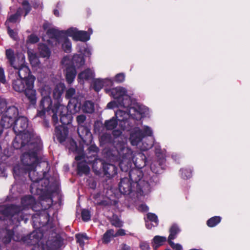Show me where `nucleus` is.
<instances>
[{"label":"nucleus","instance_id":"nucleus-24","mask_svg":"<svg viewBox=\"0 0 250 250\" xmlns=\"http://www.w3.org/2000/svg\"><path fill=\"white\" fill-rule=\"evenodd\" d=\"M62 48L65 52H70L71 50V43L70 40L66 37L61 39Z\"/></svg>","mask_w":250,"mask_h":250},{"label":"nucleus","instance_id":"nucleus-4","mask_svg":"<svg viewBox=\"0 0 250 250\" xmlns=\"http://www.w3.org/2000/svg\"><path fill=\"white\" fill-rule=\"evenodd\" d=\"M142 172L139 169L133 170L129 173V179L124 178L121 179L119 185L120 191L124 194H129L132 187L137 184L140 190L144 194L148 193L150 190V185L147 182L142 179Z\"/></svg>","mask_w":250,"mask_h":250},{"label":"nucleus","instance_id":"nucleus-35","mask_svg":"<svg viewBox=\"0 0 250 250\" xmlns=\"http://www.w3.org/2000/svg\"><path fill=\"white\" fill-rule=\"evenodd\" d=\"M11 26H6L9 36L14 40L17 41L18 39V33L11 28Z\"/></svg>","mask_w":250,"mask_h":250},{"label":"nucleus","instance_id":"nucleus-59","mask_svg":"<svg viewBox=\"0 0 250 250\" xmlns=\"http://www.w3.org/2000/svg\"><path fill=\"white\" fill-rule=\"evenodd\" d=\"M54 14L56 16H59V11L57 10H55L54 11Z\"/></svg>","mask_w":250,"mask_h":250},{"label":"nucleus","instance_id":"nucleus-22","mask_svg":"<svg viewBox=\"0 0 250 250\" xmlns=\"http://www.w3.org/2000/svg\"><path fill=\"white\" fill-rule=\"evenodd\" d=\"M167 241V238L164 236H155L152 240V245L154 249L162 246Z\"/></svg>","mask_w":250,"mask_h":250},{"label":"nucleus","instance_id":"nucleus-25","mask_svg":"<svg viewBox=\"0 0 250 250\" xmlns=\"http://www.w3.org/2000/svg\"><path fill=\"white\" fill-rule=\"evenodd\" d=\"M78 171L80 175L83 174H86L89 171V167L85 162H81L79 163L78 165Z\"/></svg>","mask_w":250,"mask_h":250},{"label":"nucleus","instance_id":"nucleus-48","mask_svg":"<svg viewBox=\"0 0 250 250\" xmlns=\"http://www.w3.org/2000/svg\"><path fill=\"white\" fill-rule=\"evenodd\" d=\"M58 30L57 29H54V28L49 29L47 31V34L49 35H52V37L53 36H55L58 33Z\"/></svg>","mask_w":250,"mask_h":250},{"label":"nucleus","instance_id":"nucleus-27","mask_svg":"<svg viewBox=\"0 0 250 250\" xmlns=\"http://www.w3.org/2000/svg\"><path fill=\"white\" fill-rule=\"evenodd\" d=\"M35 168H34V169L31 170V171L25 170L24 173L27 172H28L29 176L31 180L34 182H38L42 179V177L39 176L38 173L35 171Z\"/></svg>","mask_w":250,"mask_h":250},{"label":"nucleus","instance_id":"nucleus-31","mask_svg":"<svg viewBox=\"0 0 250 250\" xmlns=\"http://www.w3.org/2000/svg\"><path fill=\"white\" fill-rule=\"evenodd\" d=\"M114 237V232L113 229H109L104 235L103 242L105 243H108L112 237Z\"/></svg>","mask_w":250,"mask_h":250},{"label":"nucleus","instance_id":"nucleus-39","mask_svg":"<svg viewBox=\"0 0 250 250\" xmlns=\"http://www.w3.org/2000/svg\"><path fill=\"white\" fill-rule=\"evenodd\" d=\"M111 223L116 227H121L123 226V222L117 216H113Z\"/></svg>","mask_w":250,"mask_h":250},{"label":"nucleus","instance_id":"nucleus-18","mask_svg":"<svg viewBox=\"0 0 250 250\" xmlns=\"http://www.w3.org/2000/svg\"><path fill=\"white\" fill-rule=\"evenodd\" d=\"M158 224V219L156 214L152 213L147 214L146 219V225L147 229H151L153 227H156Z\"/></svg>","mask_w":250,"mask_h":250},{"label":"nucleus","instance_id":"nucleus-23","mask_svg":"<svg viewBox=\"0 0 250 250\" xmlns=\"http://www.w3.org/2000/svg\"><path fill=\"white\" fill-rule=\"evenodd\" d=\"M19 207L16 206H11L7 208V210L9 212V215L12 218H17V215H19L21 213L20 211L22 210Z\"/></svg>","mask_w":250,"mask_h":250},{"label":"nucleus","instance_id":"nucleus-10","mask_svg":"<svg viewBox=\"0 0 250 250\" xmlns=\"http://www.w3.org/2000/svg\"><path fill=\"white\" fill-rule=\"evenodd\" d=\"M143 129L145 134L142 132L140 129L138 127H135L131 130L129 140L132 145L138 146L145 135L149 136L152 135L153 131L150 127L144 126Z\"/></svg>","mask_w":250,"mask_h":250},{"label":"nucleus","instance_id":"nucleus-21","mask_svg":"<svg viewBox=\"0 0 250 250\" xmlns=\"http://www.w3.org/2000/svg\"><path fill=\"white\" fill-rule=\"evenodd\" d=\"M27 53L29 61L32 66L34 67L39 66L40 62L34 51L32 50L29 49Z\"/></svg>","mask_w":250,"mask_h":250},{"label":"nucleus","instance_id":"nucleus-55","mask_svg":"<svg viewBox=\"0 0 250 250\" xmlns=\"http://www.w3.org/2000/svg\"><path fill=\"white\" fill-rule=\"evenodd\" d=\"M89 149L90 151L92 150L94 152H97L98 150V148L95 146L92 145L91 146H90Z\"/></svg>","mask_w":250,"mask_h":250},{"label":"nucleus","instance_id":"nucleus-47","mask_svg":"<svg viewBox=\"0 0 250 250\" xmlns=\"http://www.w3.org/2000/svg\"><path fill=\"white\" fill-rule=\"evenodd\" d=\"M0 82L3 83H5L4 71L3 69L1 68H0Z\"/></svg>","mask_w":250,"mask_h":250},{"label":"nucleus","instance_id":"nucleus-46","mask_svg":"<svg viewBox=\"0 0 250 250\" xmlns=\"http://www.w3.org/2000/svg\"><path fill=\"white\" fill-rule=\"evenodd\" d=\"M140 248L142 250H148L149 246L148 243L142 242L140 244Z\"/></svg>","mask_w":250,"mask_h":250},{"label":"nucleus","instance_id":"nucleus-49","mask_svg":"<svg viewBox=\"0 0 250 250\" xmlns=\"http://www.w3.org/2000/svg\"><path fill=\"white\" fill-rule=\"evenodd\" d=\"M125 234V230L123 229H119L116 233H114V237L123 236Z\"/></svg>","mask_w":250,"mask_h":250},{"label":"nucleus","instance_id":"nucleus-1","mask_svg":"<svg viewBox=\"0 0 250 250\" xmlns=\"http://www.w3.org/2000/svg\"><path fill=\"white\" fill-rule=\"evenodd\" d=\"M104 90L106 93L116 99V101L107 104V108L112 109L116 107L123 108V109H119L115 113L118 124L122 129L127 128V126L129 125L128 120L131 118L139 120L147 114L148 109L133 101L125 88L119 86L112 89L106 88Z\"/></svg>","mask_w":250,"mask_h":250},{"label":"nucleus","instance_id":"nucleus-36","mask_svg":"<svg viewBox=\"0 0 250 250\" xmlns=\"http://www.w3.org/2000/svg\"><path fill=\"white\" fill-rule=\"evenodd\" d=\"M82 217L84 221H89L91 217L89 211L86 209H83L82 211Z\"/></svg>","mask_w":250,"mask_h":250},{"label":"nucleus","instance_id":"nucleus-20","mask_svg":"<svg viewBox=\"0 0 250 250\" xmlns=\"http://www.w3.org/2000/svg\"><path fill=\"white\" fill-rule=\"evenodd\" d=\"M5 55L10 65L14 68H17L18 63L16 62L15 60V56L14 51L11 49H7L6 50Z\"/></svg>","mask_w":250,"mask_h":250},{"label":"nucleus","instance_id":"nucleus-50","mask_svg":"<svg viewBox=\"0 0 250 250\" xmlns=\"http://www.w3.org/2000/svg\"><path fill=\"white\" fill-rule=\"evenodd\" d=\"M6 108V104L4 101H0V114L3 113V110Z\"/></svg>","mask_w":250,"mask_h":250},{"label":"nucleus","instance_id":"nucleus-17","mask_svg":"<svg viewBox=\"0 0 250 250\" xmlns=\"http://www.w3.org/2000/svg\"><path fill=\"white\" fill-rule=\"evenodd\" d=\"M22 13L21 9L19 8L16 13L9 16L5 23L6 26H12L13 24L19 21Z\"/></svg>","mask_w":250,"mask_h":250},{"label":"nucleus","instance_id":"nucleus-13","mask_svg":"<svg viewBox=\"0 0 250 250\" xmlns=\"http://www.w3.org/2000/svg\"><path fill=\"white\" fill-rule=\"evenodd\" d=\"M77 131L79 137L84 143L88 144L91 142L92 136L90 129L87 126H78Z\"/></svg>","mask_w":250,"mask_h":250},{"label":"nucleus","instance_id":"nucleus-9","mask_svg":"<svg viewBox=\"0 0 250 250\" xmlns=\"http://www.w3.org/2000/svg\"><path fill=\"white\" fill-rule=\"evenodd\" d=\"M62 33L67 36L72 37L76 41L86 42L90 39V34L92 33V30L89 29L88 32L78 30L77 28L71 27Z\"/></svg>","mask_w":250,"mask_h":250},{"label":"nucleus","instance_id":"nucleus-8","mask_svg":"<svg viewBox=\"0 0 250 250\" xmlns=\"http://www.w3.org/2000/svg\"><path fill=\"white\" fill-rule=\"evenodd\" d=\"M116 148L119 155L120 168L123 171H126L130 166L131 161H133V152L127 146L126 143L117 144Z\"/></svg>","mask_w":250,"mask_h":250},{"label":"nucleus","instance_id":"nucleus-38","mask_svg":"<svg viewBox=\"0 0 250 250\" xmlns=\"http://www.w3.org/2000/svg\"><path fill=\"white\" fill-rule=\"evenodd\" d=\"M182 176L184 179H188L191 177V171L190 169H181Z\"/></svg>","mask_w":250,"mask_h":250},{"label":"nucleus","instance_id":"nucleus-56","mask_svg":"<svg viewBox=\"0 0 250 250\" xmlns=\"http://www.w3.org/2000/svg\"><path fill=\"white\" fill-rule=\"evenodd\" d=\"M113 133L114 136H118L121 133V131L120 130H115L113 131Z\"/></svg>","mask_w":250,"mask_h":250},{"label":"nucleus","instance_id":"nucleus-19","mask_svg":"<svg viewBox=\"0 0 250 250\" xmlns=\"http://www.w3.org/2000/svg\"><path fill=\"white\" fill-rule=\"evenodd\" d=\"M64 85L63 83L58 84L53 91L54 100L58 104V101L61 103V96L64 89Z\"/></svg>","mask_w":250,"mask_h":250},{"label":"nucleus","instance_id":"nucleus-34","mask_svg":"<svg viewBox=\"0 0 250 250\" xmlns=\"http://www.w3.org/2000/svg\"><path fill=\"white\" fill-rule=\"evenodd\" d=\"M117 123L115 119H112L105 123V125L107 129L111 130L116 126Z\"/></svg>","mask_w":250,"mask_h":250},{"label":"nucleus","instance_id":"nucleus-12","mask_svg":"<svg viewBox=\"0 0 250 250\" xmlns=\"http://www.w3.org/2000/svg\"><path fill=\"white\" fill-rule=\"evenodd\" d=\"M25 57L21 56L19 59L18 64L17 68H14L18 70V74L20 78L24 80H28L30 76H33L30 74V70L28 67L25 65Z\"/></svg>","mask_w":250,"mask_h":250},{"label":"nucleus","instance_id":"nucleus-51","mask_svg":"<svg viewBox=\"0 0 250 250\" xmlns=\"http://www.w3.org/2000/svg\"><path fill=\"white\" fill-rule=\"evenodd\" d=\"M138 209L141 211H146L148 210V208L144 204H141L138 207Z\"/></svg>","mask_w":250,"mask_h":250},{"label":"nucleus","instance_id":"nucleus-26","mask_svg":"<svg viewBox=\"0 0 250 250\" xmlns=\"http://www.w3.org/2000/svg\"><path fill=\"white\" fill-rule=\"evenodd\" d=\"M39 51L42 57L46 58L50 57V51L48 47L44 44H41L39 47Z\"/></svg>","mask_w":250,"mask_h":250},{"label":"nucleus","instance_id":"nucleus-58","mask_svg":"<svg viewBox=\"0 0 250 250\" xmlns=\"http://www.w3.org/2000/svg\"><path fill=\"white\" fill-rule=\"evenodd\" d=\"M82 157H83V156H76L75 157V159L77 161H79L82 159Z\"/></svg>","mask_w":250,"mask_h":250},{"label":"nucleus","instance_id":"nucleus-44","mask_svg":"<svg viewBox=\"0 0 250 250\" xmlns=\"http://www.w3.org/2000/svg\"><path fill=\"white\" fill-rule=\"evenodd\" d=\"M80 52L86 57H89L91 54V50L89 48H84L83 49H80Z\"/></svg>","mask_w":250,"mask_h":250},{"label":"nucleus","instance_id":"nucleus-11","mask_svg":"<svg viewBox=\"0 0 250 250\" xmlns=\"http://www.w3.org/2000/svg\"><path fill=\"white\" fill-rule=\"evenodd\" d=\"M18 114V109L15 106L10 107L2 114L0 125L3 128H9L14 123Z\"/></svg>","mask_w":250,"mask_h":250},{"label":"nucleus","instance_id":"nucleus-37","mask_svg":"<svg viewBox=\"0 0 250 250\" xmlns=\"http://www.w3.org/2000/svg\"><path fill=\"white\" fill-rule=\"evenodd\" d=\"M86 120V117L84 115H80L77 117L76 120L78 126L85 125L84 123Z\"/></svg>","mask_w":250,"mask_h":250},{"label":"nucleus","instance_id":"nucleus-5","mask_svg":"<svg viewBox=\"0 0 250 250\" xmlns=\"http://www.w3.org/2000/svg\"><path fill=\"white\" fill-rule=\"evenodd\" d=\"M28 125L27 119L24 117H19L15 122L13 129L16 133H18L14 140L13 146L18 149L20 147L19 144H21L23 146L27 143L36 141L38 138H35L34 135L30 132H24Z\"/></svg>","mask_w":250,"mask_h":250},{"label":"nucleus","instance_id":"nucleus-45","mask_svg":"<svg viewBox=\"0 0 250 250\" xmlns=\"http://www.w3.org/2000/svg\"><path fill=\"white\" fill-rule=\"evenodd\" d=\"M75 93V90L73 88L68 89L66 93V97L67 98H71L74 95Z\"/></svg>","mask_w":250,"mask_h":250},{"label":"nucleus","instance_id":"nucleus-52","mask_svg":"<svg viewBox=\"0 0 250 250\" xmlns=\"http://www.w3.org/2000/svg\"><path fill=\"white\" fill-rule=\"evenodd\" d=\"M70 143L71 144V147L70 148V149L72 151H77V146H76V142H74V141L72 140L71 141Z\"/></svg>","mask_w":250,"mask_h":250},{"label":"nucleus","instance_id":"nucleus-42","mask_svg":"<svg viewBox=\"0 0 250 250\" xmlns=\"http://www.w3.org/2000/svg\"><path fill=\"white\" fill-rule=\"evenodd\" d=\"M22 5L23 7L24 10L25 11L24 16H25L31 10V7L28 2L25 0L23 1L22 3Z\"/></svg>","mask_w":250,"mask_h":250},{"label":"nucleus","instance_id":"nucleus-43","mask_svg":"<svg viewBox=\"0 0 250 250\" xmlns=\"http://www.w3.org/2000/svg\"><path fill=\"white\" fill-rule=\"evenodd\" d=\"M104 82V85L105 86V89L108 88L107 87L111 86L113 84V81L110 79H103Z\"/></svg>","mask_w":250,"mask_h":250},{"label":"nucleus","instance_id":"nucleus-32","mask_svg":"<svg viewBox=\"0 0 250 250\" xmlns=\"http://www.w3.org/2000/svg\"><path fill=\"white\" fill-rule=\"evenodd\" d=\"M77 241L80 245L83 247L84 245L85 241H87L88 238L85 234H77L76 235Z\"/></svg>","mask_w":250,"mask_h":250},{"label":"nucleus","instance_id":"nucleus-41","mask_svg":"<svg viewBox=\"0 0 250 250\" xmlns=\"http://www.w3.org/2000/svg\"><path fill=\"white\" fill-rule=\"evenodd\" d=\"M39 41L38 37L35 35H31L28 38L27 40V43H34Z\"/></svg>","mask_w":250,"mask_h":250},{"label":"nucleus","instance_id":"nucleus-60","mask_svg":"<svg viewBox=\"0 0 250 250\" xmlns=\"http://www.w3.org/2000/svg\"><path fill=\"white\" fill-rule=\"evenodd\" d=\"M21 220H24L25 222H26L27 221V220H28V218L27 217H26V218L23 217V218H21Z\"/></svg>","mask_w":250,"mask_h":250},{"label":"nucleus","instance_id":"nucleus-7","mask_svg":"<svg viewBox=\"0 0 250 250\" xmlns=\"http://www.w3.org/2000/svg\"><path fill=\"white\" fill-rule=\"evenodd\" d=\"M84 63L83 57L79 55H74L71 58L68 56L63 58L62 63L65 67V77L68 83H73L76 75V69L83 65Z\"/></svg>","mask_w":250,"mask_h":250},{"label":"nucleus","instance_id":"nucleus-2","mask_svg":"<svg viewBox=\"0 0 250 250\" xmlns=\"http://www.w3.org/2000/svg\"><path fill=\"white\" fill-rule=\"evenodd\" d=\"M41 95L42 97L39 109L38 111L37 116L42 117L45 112L48 114L52 113V119L55 126V136L58 141L62 143L66 139L68 134V129L64 125L57 126L56 124L58 122V116L63 124H67L64 120V118L68 114H73L78 111L81 106L80 103H75V100L71 99L65 107L58 101V104L54 101L53 105V102L49 96L50 93V88L48 86H45L41 89Z\"/></svg>","mask_w":250,"mask_h":250},{"label":"nucleus","instance_id":"nucleus-30","mask_svg":"<svg viewBox=\"0 0 250 250\" xmlns=\"http://www.w3.org/2000/svg\"><path fill=\"white\" fill-rule=\"evenodd\" d=\"M221 218L219 216L213 217L207 221V225L209 227H214L220 222Z\"/></svg>","mask_w":250,"mask_h":250},{"label":"nucleus","instance_id":"nucleus-57","mask_svg":"<svg viewBox=\"0 0 250 250\" xmlns=\"http://www.w3.org/2000/svg\"><path fill=\"white\" fill-rule=\"evenodd\" d=\"M21 56H24L23 54H19L16 57H15V60L16 61V62H18V63L19 59L21 58Z\"/></svg>","mask_w":250,"mask_h":250},{"label":"nucleus","instance_id":"nucleus-40","mask_svg":"<svg viewBox=\"0 0 250 250\" xmlns=\"http://www.w3.org/2000/svg\"><path fill=\"white\" fill-rule=\"evenodd\" d=\"M125 75L123 73H119L116 75L114 78V81L120 83H122L125 81Z\"/></svg>","mask_w":250,"mask_h":250},{"label":"nucleus","instance_id":"nucleus-28","mask_svg":"<svg viewBox=\"0 0 250 250\" xmlns=\"http://www.w3.org/2000/svg\"><path fill=\"white\" fill-rule=\"evenodd\" d=\"M35 199L32 196H25L21 200V204L23 206L28 207L35 204Z\"/></svg>","mask_w":250,"mask_h":250},{"label":"nucleus","instance_id":"nucleus-54","mask_svg":"<svg viewBox=\"0 0 250 250\" xmlns=\"http://www.w3.org/2000/svg\"><path fill=\"white\" fill-rule=\"evenodd\" d=\"M119 250H130V247L126 244H123L120 246Z\"/></svg>","mask_w":250,"mask_h":250},{"label":"nucleus","instance_id":"nucleus-15","mask_svg":"<svg viewBox=\"0 0 250 250\" xmlns=\"http://www.w3.org/2000/svg\"><path fill=\"white\" fill-rule=\"evenodd\" d=\"M37 234V232L34 231L29 236V238L31 239V240H32L33 242H38V244L34 246L32 250H48L47 248H45L44 246H43L42 242L39 239V237L41 238L42 236V234L40 233L38 235V238L36 237Z\"/></svg>","mask_w":250,"mask_h":250},{"label":"nucleus","instance_id":"nucleus-16","mask_svg":"<svg viewBox=\"0 0 250 250\" xmlns=\"http://www.w3.org/2000/svg\"><path fill=\"white\" fill-rule=\"evenodd\" d=\"M94 77V72L91 69H86L81 72L79 75L78 80L79 83H83L84 81L92 79Z\"/></svg>","mask_w":250,"mask_h":250},{"label":"nucleus","instance_id":"nucleus-3","mask_svg":"<svg viewBox=\"0 0 250 250\" xmlns=\"http://www.w3.org/2000/svg\"><path fill=\"white\" fill-rule=\"evenodd\" d=\"M20 148H25L27 151L21 157L20 165L14 167V175L18 177L21 173H23L25 170L31 171L36 168L39 162L38 152L41 148V141L39 139L36 141L27 143L23 146L19 144Z\"/></svg>","mask_w":250,"mask_h":250},{"label":"nucleus","instance_id":"nucleus-53","mask_svg":"<svg viewBox=\"0 0 250 250\" xmlns=\"http://www.w3.org/2000/svg\"><path fill=\"white\" fill-rule=\"evenodd\" d=\"M152 146V144H150V145L146 144V145H144V144H143V146H140V147L141 150H147L148 148H150Z\"/></svg>","mask_w":250,"mask_h":250},{"label":"nucleus","instance_id":"nucleus-6","mask_svg":"<svg viewBox=\"0 0 250 250\" xmlns=\"http://www.w3.org/2000/svg\"><path fill=\"white\" fill-rule=\"evenodd\" d=\"M35 80L34 76H30L28 80L19 78L13 83V88L18 92L24 91L26 97L32 104H35L37 101L36 92L34 88Z\"/></svg>","mask_w":250,"mask_h":250},{"label":"nucleus","instance_id":"nucleus-29","mask_svg":"<svg viewBox=\"0 0 250 250\" xmlns=\"http://www.w3.org/2000/svg\"><path fill=\"white\" fill-rule=\"evenodd\" d=\"M83 110L87 113H92L94 111L93 104L90 101L85 102L83 106Z\"/></svg>","mask_w":250,"mask_h":250},{"label":"nucleus","instance_id":"nucleus-61","mask_svg":"<svg viewBox=\"0 0 250 250\" xmlns=\"http://www.w3.org/2000/svg\"><path fill=\"white\" fill-rule=\"evenodd\" d=\"M103 137H101V140H103Z\"/></svg>","mask_w":250,"mask_h":250},{"label":"nucleus","instance_id":"nucleus-33","mask_svg":"<svg viewBox=\"0 0 250 250\" xmlns=\"http://www.w3.org/2000/svg\"><path fill=\"white\" fill-rule=\"evenodd\" d=\"M93 84L94 88L96 91H100L104 86L103 79H96L94 82Z\"/></svg>","mask_w":250,"mask_h":250},{"label":"nucleus","instance_id":"nucleus-14","mask_svg":"<svg viewBox=\"0 0 250 250\" xmlns=\"http://www.w3.org/2000/svg\"><path fill=\"white\" fill-rule=\"evenodd\" d=\"M180 231L179 228L176 225H173L170 229V234L168 237V242L171 248L174 250H183L182 247L179 244H175L172 242V240L174 239L176 235Z\"/></svg>","mask_w":250,"mask_h":250}]
</instances>
